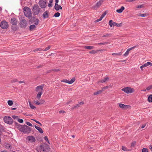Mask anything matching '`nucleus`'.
Returning <instances> with one entry per match:
<instances>
[{"mask_svg":"<svg viewBox=\"0 0 152 152\" xmlns=\"http://www.w3.org/2000/svg\"><path fill=\"white\" fill-rule=\"evenodd\" d=\"M15 125L20 131L23 133H29L31 131L30 128L27 125L22 126L16 123H15Z\"/></svg>","mask_w":152,"mask_h":152,"instance_id":"nucleus-1","label":"nucleus"},{"mask_svg":"<svg viewBox=\"0 0 152 152\" xmlns=\"http://www.w3.org/2000/svg\"><path fill=\"white\" fill-rule=\"evenodd\" d=\"M44 86V84H42L37 86L35 88V91L38 92L36 96L37 98L38 99L40 98L41 96L43 93V88Z\"/></svg>","mask_w":152,"mask_h":152,"instance_id":"nucleus-2","label":"nucleus"},{"mask_svg":"<svg viewBox=\"0 0 152 152\" xmlns=\"http://www.w3.org/2000/svg\"><path fill=\"white\" fill-rule=\"evenodd\" d=\"M24 14L26 17L29 18L31 16V12L30 8L25 7L23 8Z\"/></svg>","mask_w":152,"mask_h":152,"instance_id":"nucleus-3","label":"nucleus"},{"mask_svg":"<svg viewBox=\"0 0 152 152\" xmlns=\"http://www.w3.org/2000/svg\"><path fill=\"white\" fill-rule=\"evenodd\" d=\"M40 10V8L37 4L35 5L32 7V11L35 15H37L39 13Z\"/></svg>","mask_w":152,"mask_h":152,"instance_id":"nucleus-4","label":"nucleus"},{"mask_svg":"<svg viewBox=\"0 0 152 152\" xmlns=\"http://www.w3.org/2000/svg\"><path fill=\"white\" fill-rule=\"evenodd\" d=\"M121 90L128 94L132 93L134 91V88L128 87L122 88Z\"/></svg>","mask_w":152,"mask_h":152,"instance_id":"nucleus-5","label":"nucleus"},{"mask_svg":"<svg viewBox=\"0 0 152 152\" xmlns=\"http://www.w3.org/2000/svg\"><path fill=\"white\" fill-rule=\"evenodd\" d=\"M4 121L7 124H11L13 123V121L12 118L9 116H5L4 118Z\"/></svg>","mask_w":152,"mask_h":152,"instance_id":"nucleus-6","label":"nucleus"},{"mask_svg":"<svg viewBox=\"0 0 152 152\" xmlns=\"http://www.w3.org/2000/svg\"><path fill=\"white\" fill-rule=\"evenodd\" d=\"M39 4L42 8H45L47 6V3L46 0H40L39 2Z\"/></svg>","mask_w":152,"mask_h":152,"instance_id":"nucleus-7","label":"nucleus"},{"mask_svg":"<svg viewBox=\"0 0 152 152\" xmlns=\"http://www.w3.org/2000/svg\"><path fill=\"white\" fill-rule=\"evenodd\" d=\"M104 0H99L97 2L96 4L93 6V8L95 10L99 8L102 4Z\"/></svg>","mask_w":152,"mask_h":152,"instance_id":"nucleus-8","label":"nucleus"},{"mask_svg":"<svg viewBox=\"0 0 152 152\" xmlns=\"http://www.w3.org/2000/svg\"><path fill=\"white\" fill-rule=\"evenodd\" d=\"M0 26L2 29H6L8 27V24L6 21L3 20L1 22Z\"/></svg>","mask_w":152,"mask_h":152,"instance_id":"nucleus-9","label":"nucleus"},{"mask_svg":"<svg viewBox=\"0 0 152 152\" xmlns=\"http://www.w3.org/2000/svg\"><path fill=\"white\" fill-rule=\"evenodd\" d=\"M109 24L111 27H112L113 26H116L117 27H120L122 25L121 23L118 24L115 22H113V20H110L109 21Z\"/></svg>","mask_w":152,"mask_h":152,"instance_id":"nucleus-10","label":"nucleus"},{"mask_svg":"<svg viewBox=\"0 0 152 152\" xmlns=\"http://www.w3.org/2000/svg\"><path fill=\"white\" fill-rule=\"evenodd\" d=\"M75 78H73L70 81H69V80L67 79H63L61 80V82L65 83H68L69 84H71L73 83L75 81Z\"/></svg>","mask_w":152,"mask_h":152,"instance_id":"nucleus-11","label":"nucleus"},{"mask_svg":"<svg viewBox=\"0 0 152 152\" xmlns=\"http://www.w3.org/2000/svg\"><path fill=\"white\" fill-rule=\"evenodd\" d=\"M27 139L28 142L30 143H34L36 141V139L34 137L32 136H29L27 137Z\"/></svg>","mask_w":152,"mask_h":152,"instance_id":"nucleus-12","label":"nucleus"},{"mask_svg":"<svg viewBox=\"0 0 152 152\" xmlns=\"http://www.w3.org/2000/svg\"><path fill=\"white\" fill-rule=\"evenodd\" d=\"M27 22L25 19H22L20 22V26L22 28L25 27L27 25Z\"/></svg>","mask_w":152,"mask_h":152,"instance_id":"nucleus-13","label":"nucleus"},{"mask_svg":"<svg viewBox=\"0 0 152 152\" xmlns=\"http://www.w3.org/2000/svg\"><path fill=\"white\" fill-rule=\"evenodd\" d=\"M4 145L5 147L7 149L10 150L11 151L13 150L12 145L10 144L7 143H5L4 144Z\"/></svg>","mask_w":152,"mask_h":152,"instance_id":"nucleus-14","label":"nucleus"},{"mask_svg":"<svg viewBox=\"0 0 152 152\" xmlns=\"http://www.w3.org/2000/svg\"><path fill=\"white\" fill-rule=\"evenodd\" d=\"M84 104L83 102H80L75 105L73 106L72 108V109L73 110L75 109L78 108L79 107L81 106Z\"/></svg>","mask_w":152,"mask_h":152,"instance_id":"nucleus-15","label":"nucleus"},{"mask_svg":"<svg viewBox=\"0 0 152 152\" xmlns=\"http://www.w3.org/2000/svg\"><path fill=\"white\" fill-rule=\"evenodd\" d=\"M10 23L12 25H16L18 23V20L15 18H12L11 19Z\"/></svg>","mask_w":152,"mask_h":152,"instance_id":"nucleus-16","label":"nucleus"},{"mask_svg":"<svg viewBox=\"0 0 152 152\" xmlns=\"http://www.w3.org/2000/svg\"><path fill=\"white\" fill-rule=\"evenodd\" d=\"M39 147H40V148L42 149L43 151L44 152L48 148V146L44 144L40 145Z\"/></svg>","mask_w":152,"mask_h":152,"instance_id":"nucleus-17","label":"nucleus"},{"mask_svg":"<svg viewBox=\"0 0 152 152\" xmlns=\"http://www.w3.org/2000/svg\"><path fill=\"white\" fill-rule=\"evenodd\" d=\"M119 106L121 108H123L124 109H127L129 107V105H125L122 104H119Z\"/></svg>","mask_w":152,"mask_h":152,"instance_id":"nucleus-18","label":"nucleus"},{"mask_svg":"<svg viewBox=\"0 0 152 152\" xmlns=\"http://www.w3.org/2000/svg\"><path fill=\"white\" fill-rule=\"evenodd\" d=\"M54 8L57 11H58L59 10H61L62 9V7L60 5L57 4H55Z\"/></svg>","mask_w":152,"mask_h":152,"instance_id":"nucleus-19","label":"nucleus"},{"mask_svg":"<svg viewBox=\"0 0 152 152\" xmlns=\"http://www.w3.org/2000/svg\"><path fill=\"white\" fill-rule=\"evenodd\" d=\"M134 47L130 48L128 49L125 53L123 55V56H126L129 54V52L130 50H131L132 49L134 48Z\"/></svg>","mask_w":152,"mask_h":152,"instance_id":"nucleus-20","label":"nucleus"},{"mask_svg":"<svg viewBox=\"0 0 152 152\" xmlns=\"http://www.w3.org/2000/svg\"><path fill=\"white\" fill-rule=\"evenodd\" d=\"M124 9V7L123 6H122L120 9L117 10H116V12L118 13H120L122 12Z\"/></svg>","mask_w":152,"mask_h":152,"instance_id":"nucleus-21","label":"nucleus"},{"mask_svg":"<svg viewBox=\"0 0 152 152\" xmlns=\"http://www.w3.org/2000/svg\"><path fill=\"white\" fill-rule=\"evenodd\" d=\"M34 126L35 128L38 130L39 132H40L41 133H43V130L41 128L39 127L36 125H35Z\"/></svg>","mask_w":152,"mask_h":152,"instance_id":"nucleus-22","label":"nucleus"},{"mask_svg":"<svg viewBox=\"0 0 152 152\" xmlns=\"http://www.w3.org/2000/svg\"><path fill=\"white\" fill-rule=\"evenodd\" d=\"M136 142L135 141H133L131 143L130 147L131 148H134L136 145Z\"/></svg>","mask_w":152,"mask_h":152,"instance_id":"nucleus-23","label":"nucleus"},{"mask_svg":"<svg viewBox=\"0 0 152 152\" xmlns=\"http://www.w3.org/2000/svg\"><path fill=\"white\" fill-rule=\"evenodd\" d=\"M42 16L44 18H48V15L47 11L45 12L43 14Z\"/></svg>","mask_w":152,"mask_h":152,"instance_id":"nucleus-24","label":"nucleus"},{"mask_svg":"<svg viewBox=\"0 0 152 152\" xmlns=\"http://www.w3.org/2000/svg\"><path fill=\"white\" fill-rule=\"evenodd\" d=\"M84 48L85 49L89 50H92L94 48V46H84Z\"/></svg>","mask_w":152,"mask_h":152,"instance_id":"nucleus-25","label":"nucleus"},{"mask_svg":"<svg viewBox=\"0 0 152 152\" xmlns=\"http://www.w3.org/2000/svg\"><path fill=\"white\" fill-rule=\"evenodd\" d=\"M100 50H93L91 51H90L89 52V53L91 54H95L98 52Z\"/></svg>","mask_w":152,"mask_h":152,"instance_id":"nucleus-26","label":"nucleus"},{"mask_svg":"<svg viewBox=\"0 0 152 152\" xmlns=\"http://www.w3.org/2000/svg\"><path fill=\"white\" fill-rule=\"evenodd\" d=\"M148 66V62H147L146 63L144 64L141 66L140 67L141 69V70H143V68L147 67Z\"/></svg>","mask_w":152,"mask_h":152,"instance_id":"nucleus-27","label":"nucleus"},{"mask_svg":"<svg viewBox=\"0 0 152 152\" xmlns=\"http://www.w3.org/2000/svg\"><path fill=\"white\" fill-rule=\"evenodd\" d=\"M35 26L34 24L31 25L29 27V29L30 31H32L35 29Z\"/></svg>","mask_w":152,"mask_h":152,"instance_id":"nucleus-28","label":"nucleus"},{"mask_svg":"<svg viewBox=\"0 0 152 152\" xmlns=\"http://www.w3.org/2000/svg\"><path fill=\"white\" fill-rule=\"evenodd\" d=\"M124 151H130L131 150H129L127 149L126 147L124 146H122L121 148Z\"/></svg>","mask_w":152,"mask_h":152,"instance_id":"nucleus-29","label":"nucleus"},{"mask_svg":"<svg viewBox=\"0 0 152 152\" xmlns=\"http://www.w3.org/2000/svg\"><path fill=\"white\" fill-rule=\"evenodd\" d=\"M28 102L29 106L31 109H33L36 108L33 105L30 101H28Z\"/></svg>","mask_w":152,"mask_h":152,"instance_id":"nucleus-30","label":"nucleus"},{"mask_svg":"<svg viewBox=\"0 0 152 152\" xmlns=\"http://www.w3.org/2000/svg\"><path fill=\"white\" fill-rule=\"evenodd\" d=\"M148 101L150 102H152V94L150 95L148 98Z\"/></svg>","mask_w":152,"mask_h":152,"instance_id":"nucleus-31","label":"nucleus"},{"mask_svg":"<svg viewBox=\"0 0 152 152\" xmlns=\"http://www.w3.org/2000/svg\"><path fill=\"white\" fill-rule=\"evenodd\" d=\"M148 15V14H142L140 13L139 14L138 16L142 17H145L147 16Z\"/></svg>","mask_w":152,"mask_h":152,"instance_id":"nucleus-32","label":"nucleus"},{"mask_svg":"<svg viewBox=\"0 0 152 152\" xmlns=\"http://www.w3.org/2000/svg\"><path fill=\"white\" fill-rule=\"evenodd\" d=\"M40 147H37V149L36 150L37 152H44L42 150V149L40 148Z\"/></svg>","mask_w":152,"mask_h":152,"instance_id":"nucleus-33","label":"nucleus"},{"mask_svg":"<svg viewBox=\"0 0 152 152\" xmlns=\"http://www.w3.org/2000/svg\"><path fill=\"white\" fill-rule=\"evenodd\" d=\"M8 104L10 106H11L13 104V102L11 100H9L7 102Z\"/></svg>","mask_w":152,"mask_h":152,"instance_id":"nucleus-34","label":"nucleus"},{"mask_svg":"<svg viewBox=\"0 0 152 152\" xmlns=\"http://www.w3.org/2000/svg\"><path fill=\"white\" fill-rule=\"evenodd\" d=\"M53 1V0H49V3L48 4V7H50L52 6V4Z\"/></svg>","mask_w":152,"mask_h":152,"instance_id":"nucleus-35","label":"nucleus"},{"mask_svg":"<svg viewBox=\"0 0 152 152\" xmlns=\"http://www.w3.org/2000/svg\"><path fill=\"white\" fill-rule=\"evenodd\" d=\"M39 20L38 19H36L34 21V24L35 26L37 25L39 23Z\"/></svg>","mask_w":152,"mask_h":152,"instance_id":"nucleus-36","label":"nucleus"},{"mask_svg":"<svg viewBox=\"0 0 152 152\" xmlns=\"http://www.w3.org/2000/svg\"><path fill=\"white\" fill-rule=\"evenodd\" d=\"M102 92V91L99 90V91H98L94 92V94L95 95H98L99 94L101 93Z\"/></svg>","mask_w":152,"mask_h":152,"instance_id":"nucleus-37","label":"nucleus"},{"mask_svg":"<svg viewBox=\"0 0 152 152\" xmlns=\"http://www.w3.org/2000/svg\"><path fill=\"white\" fill-rule=\"evenodd\" d=\"M106 14V12H105L103 14H102L100 16V18L102 20L103 18L104 17V16Z\"/></svg>","mask_w":152,"mask_h":152,"instance_id":"nucleus-38","label":"nucleus"},{"mask_svg":"<svg viewBox=\"0 0 152 152\" xmlns=\"http://www.w3.org/2000/svg\"><path fill=\"white\" fill-rule=\"evenodd\" d=\"M42 50L41 48H39L36 49L35 50H33V52H36V51H41Z\"/></svg>","mask_w":152,"mask_h":152,"instance_id":"nucleus-39","label":"nucleus"},{"mask_svg":"<svg viewBox=\"0 0 152 152\" xmlns=\"http://www.w3.org/2000/svg\"><path fill=\"white\" fill-rule=\"evenodd\" d=\"M112 54V55H115L116 56H117L118 55H121V52H119L118 53H113Z\"/></svg>","mask_w":152,"mask_h":152,"instance_id":"nucleus-40","label":"nucleus"},{"mask_svg":"<svg viewBox=\"0 0 152 152\" xmlns=\"http://www.w3.org/2000/svg\"><path fill=\"white\" fill-rule=\"evenodd\" d=\"M60 15V13H59L58 12H57L55 13V14L54 15V16L55 17H57L59 16Z\"/></svg>","mask_w":152,"mask_h":152,"instance_id":"nucleus-41","label":"nucleus"},{"mask_svg":"<svg viewBox=\"0 0 152 152\" xmlns=\"http://www.w3.org/2000/svg\"><path fill=\"white\" fill-rule=\"evenodd\" d=\"M12 117L15 120H18L19 118L18 116H16V115H12Z\"/></svg>","mask_w":152,"mask_h":152,"instance_id":"nucleus-42","label":"nucleus"},{"mask_svg":"<svg viewBox=\"0 0 152 152\" xmlns=\"http://www.w3.org/2000/svg\"><path fill=\"white\" fill-rule=\"evenodd\" d=\"M148 150L147 148H143L142 149V152H148Z\"/></svg>","mask_w":152,"mask_h":152,"instance_id":"nucleus-43","label":"nucleus"},{"mask_svg":"<svg viewBox=\"0 0 152 152\" xmlns=\"http://www.w3.org/2000/svg\"><path fill=\"white\" fill-rule=\"evenodd\" d=\"M152 88V85H150L146 88V90L149 91Z\"/></svg>","mask_w":152,"mask_h":152,"instance_id":"nucleus-44","label":"nucleus"},{"mask_svg":"<svg viewBox=\"0 0 152 152\" xmlns=\"http://www.w3.org/2000/svg\"><path fill=\"white\" fill-rule=\"evenodd\" d=\"M104 81L105 82H106L107 81H108L109 80V78L108 77H106L104 78Z\"/></svg>","mask_w":152,"mask_h":152,"instance_id":"nucleus-45","label":"nucleus"},{"mask_svg":"<svg viewBox=\"0 0 152 152\" xmlns=\"http://www.w3.org/2000/svg\"><path fill=\"white\" fill-rule=\"evenodd\" d=\"M26 124L27 125H28L29 126H33L32 124L29 122H26Z\"/></svg>","mask_w":152,"mask_h":152,"instance_id":"nucleus-46","label":"nucleus"},{"mask_svg":"<svg viewBox=\"0 0 152 152\" xmlns=\"http://www.w3.org/2000/svg\"><path fill=\"white\" fill-rule=\"evenodd\" d=\"M50 48V46H48V47L46 48L44 50H43L44 51H46L48 50Z\"/></svg>","mask_w":152,"mask_h":152,"instance_id":"nucleus-47","label":"nucleus"},{"mask_svg":"<svg viewBox=\"0 0 152 152\" xmlns=\"http://www.w3.org/2000/svg\"><path fill=\"white\" fill-rule=\"evenodd\" d=\"M17 81H18L16 79H14L12 80H11V82L12 83H15V82H17Z\"/></svg>","mask_w":152,"mask_h":152,"instance_id":"nucleus-48","label":"nucleus"},{"mask_svg":"<svg viewBox=\"0 0 152 152\" xmlns=\"http://www.w3.org/2000/svg\"><path fill=\"white\" fill-rule=\"evenodd\" d=\"M144 7L143 5V4H141L140 5H138L137 6V8H142Z\"/></svg>","mask_w":152,"mask_h":152,"instance_id":"nucleus-49","label":"nucleus"},{"mask_svg":"<svg viewBox=\"0 0 152 152\" xmlns=\"http://www.w3.org/2000/svg\"><path fill=\"white\" fill-rule=\"evenodd\" d=\"M34 103L37 105L40 104H41V103L37 101H35Z\"/></svg>","mask_w":152,"mask_h":152,"instance_id":"nucleus-50","label":"nucleus"},{"mask_svg":"<svg viewBox=\"0 0 152 152\" xmlns=\"http://www.w3.org/2000/svg\"><path fill=\"white\" fill-rule=\"evenodd\" d=\"M108 88V87L107 86H106L105 87H104L102 88V91L104 90L105 89H107Z\"/></svg>","mask_w":152,"mask_h":152,"instance_id":"nucleus-51","label":"nucleus"},{"mask_svg":"<svg viewBox=\"0 0 152 152\" xmlns=\"http://www.w3.org/2000/svg\"><path fill=\"white\" fill-rule=\"evenodd\" d=\"M33 121H35L37 123L40 124V126H42V124L41 123H40L39 121H37V120H34V119H33Z\"/></svg>","mask_w":152,"mask_h":152,"instance_id":"nucleus-52","label":"nucleus"},{"mask_svg":"<svg viewBox=\"0 0 152 152\" xmlns=\"http://www.w3.org/2000/svg\"><path fill=\"white\" fill-rule=\"evenodd\" d=\"M45 140L47 142H48L49 143V141L47 136H45L44 137Z\"/></svg>","mask_w":152,"mask_h":152,"instance_id":"nucleus-53","label":"nucleus"},{"mask_svg":"<svg viewBox=\"0 0 152 152\" xmlns=\"http://www.w3.org/2000/svg\"><path fill=\"white\" fill-rule=\"evenodd\" d=\"M18 121L20 123H22L23 122V119H20L19 118Z\"/></svg>","mask_w":152,"mask_h":152,"instance_id":"nucleus-54","label":"nucleus"},{"mask_svg":"<svg viewBox=\"0 0 152 152\" xmlns=\"http://www.w3.org/2000/svg\"><path fill=\"white\" fill-rule=\"evenodd\" d=\"M51 71H53L54 72H58L59 71H60L59 69H52L51 70Z\"/></svg>","mask_w":152,"mask_h":152,"instance_id":"nucleus-55","label":"nucleus"},{"mask_svg":"<svg viewBox=\"0 0 152 152\" xmlns=\"http://www.w3.org/2000/svg\"><path fill=\"white\" fill-rule=\"evenodd\" d=\"M107 42H103V43H98L97 44L98 45H104L105 44H107Z\"/></svg>","mask_w":152,"mask_h":152,"instance_id":"nucleus-56","label":"nucleus"},{"mask_svg":"<svg viewBox=\"0 0 152 152\" xmlns=\"http://www.w3.org/2000/svg\"><path fill=\"white\" fill-rule=\"evenodd\" d=\"M59 113H65V112L64 110H60L59 111Z\"/></svg>","mask_w":152,"mask_h":152,"instance_id":"nucleus-57","label":"nucleus"},{"mask_svg":"<svg viewBox=\"0 0 152 152\" xmlns=\"http://www.w3.org/2000/svg\"><path fill=\"white\" fill-rule=\"evenodd\" d=\"M136 0H126V2H133L134 1Z\"/></svg>","mask_w":152,"mask_h":152,"instance_id":"nucleus-58","label":"nucleus"},{"mask_svg":"<svg viewBox=\"0 0 152 152\" xmlns=\"http://www.w3.org/2000/svg\"><path fill=\"white\" fill-rule=\"evenodd\" d=\"M99 82L101 83H105L104 79H102L100 80Z\"/></svg>","mask_w":152,"mask_h":152,"instance_id":"nucleus-59","label":"nucleus"},{"mask_svg":"<svg viewBox=\"0 0 152 152\" xmlns=\"http://www.w3.org/2000/svg\"><path fill=\"white\" fill-rule=\"evenodd\" d=\"M148 62V65H150L151 66H152V63L150 62Z\"/></svg>","mask_w":152,"mask_h":152,"instance_id":"nucleus-60","label":"nucleus"},{"mask_svg":"<svg viewBox=\"0 0 152 152\" xmlns=\"http://www.w3.org/2000/svg\"><path fill=\"white\" fill-rule=\"evenodd\" d=\"M101 20H102L100 18H99V19H98L96 20L95 22H97L99 21H101Z\"/></svg>","mask_w":152,"mask_h":152,"instance_id":"nucleus-61","label":"nucleus"},{"mask_svg":"<svg viewBox=\"0 0 152 152\" xmlns=\"http://www.w3.org/2000/svg\"><path fill=\"white\" fill-rule=\"evenodd\" d=\"M71 102V101H68L66 102V104H69Z\"/></svg>","mask_w":152,"mask_h":152,"instance_id":"nucleus-62","label":"nucleus"},{"mask_svg":"<svg viewBox=\"0 0 152 152\" xmlns=\"http://www.w3.org/2000/svg\"><path fill=\"white\" fill-rule=\"evenodd\" d=\"M149 148L151 150V151L152 150V145H150L149 146Z\"/></svg>","mask_w":152,"mask_h":152,"instance_id":"nucleus-63","label":"nucleus"},{"mask_svg":"<svg viewBox=\"0 0 152 152\" xmlns=\"http://www.w3.org/2000/svg\"><path fill=\"white\" fill-rule=\"evenodd\" d=\"M145 124H143L142 125L141 127L142 129L144 128L145 127Z\"/></svg>","mask_w":152,"mask_h":152,"instance_id":"nucleus-64","label":"nucleus"}]
</instances>
